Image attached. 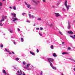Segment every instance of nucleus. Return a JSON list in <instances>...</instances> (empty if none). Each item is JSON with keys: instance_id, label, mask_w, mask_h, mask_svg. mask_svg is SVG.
I'll return each instance as SVG.
<instances>
[{"instance_id": "f257e3e1", "label": "nucleus", "mask_w": 75, "mask_h": 75, "mask_svg": "<svg viewBox=\"0 0 75 75\" xmlns=\"http://www.w3.org/2000/svg\"><path fill=\"white\" fill-rule=\"evenodd\" d=\"M67 1H66L65 2V3L64 5L65 6H66L67 10H69V6H68L67 4Z\"/></svg>"}, {"instance_id": "f03ea898", "label": "nucleus", "mask_w": 75, "mask_h": 75, "mask_svg": "<svg viewBox=\"0 0 75 75\" xmlns=\"http://www.w3.org/2000/svg\"><path fill=\"white\" fill-rule=\"evenodd\" d=\"M48 60L49 61V62H53L54 61V59L52 58H48Z\"/></svg>"}, {"instance_id": "7ed1b4c3", "label": "nucleus", "mask_w": 75, "mask_h": 75, "mask_svg": "<svg viewBox=\"0 0 75 75\" xmlns=\"http://www.w3.org/2000/svg\"><path fill=\"white\" fill-rule=\"evenodd\" d=\"M68 34H71V35H72L74 34V32L70 31H68Z\"/></svg>"}, {"instance_id": "20e7f679", "label": "nucleus", "mask_w": 75, "mask_h": 75, "mask_svg": "<svg viewBox=\"0 0 75 75\" xmlns=\"http://www.w3.org/2000/svg\"><path fill=\"white\" fill-rule=\"evenodd\" d=\"M11 15H12V16H13L14 17H15V18L16 17V13H11Z\"/></svg>"}, {"instance_id": "39448f33", "label": "nucleus", "mask_w": 75, "mask_h": 75, "mask_svg": "<svg viewBox=\"0 0 75 75\" xmlns=\"http://www.w3.org/2000/svg\"><path fill=\"white\" fill-rule=\"evenodd\" d=\"M12 18L13 19V21L14 22V21H16V20H18V19L17 18Z\"/></svg>"}, {"instance_id": "423d86ee", "label": "nucleus", "mask_w": 75, "mask_h": 75, "mask_svg": "<svg viewBox=\"0 0 75 75\" xmlns=\"http://www.w3.org/2000/svg\"><path fill=\"white\" fill-rule=\"evenodd\" d=\"M54 14H55L57 17L58 16H60V15H59V13H55Z\"/></svg>"}, {"instance_id": "0eeeda50", "label": "nucleus", "mask_w": 75, "mask_h": 75, "mask_svg": "<svg viewBox=\"0 0 75 75\" xmlns=\"http://www.w3.org/2000/svg\"><path fill=\"white\" fill-rule=\"evenodd\" d=\"M30 53L31 54L33 55H34V56L35 55V53H33L31 51H30Z\"/></svg>"}, {"instance_id": "6e6552de", "label": "nucleus", "mask_w": 75, "mask_h": 75, "mask_svg": "<svg viewBox=\"0 0 75 75\" xmlns=\"http://www.w3.org/2000/svg\"><path fill=\"white\" fill-rule=\"evenodd\" d=\"M30 65V64H27V67H26V68H29V66Z\"/></svg>"}, {"instance_id": "1a4fd4ad", "label": "nucleus", "mask_w": 75, "mask_h": 75, "mask_svg": "<svg viewBox=\"0 0 75 75\" xmlns=\"http://www.w3.org/2000/svg\"><path fill=\"white\" fill-rule=\"evenodd\" d=\"M26 5L27 6V7L28 8H30V4H28L26 3Z\"/></svg>"}, {"instance_id": "9d476101", "label": "nucleus", "mask_w": 75, "mask_h": 75, "mask_svg": "<svg viewBox=\"0 0 75 75\" xmlns=\"http://www.w3.org/2000/svg\"><path fill=\"white\" fill-rule=\"evenodd\" d=\"M53 57H57V55H56V53H54L53 54Z\"/></svg>"}, {"instance_id": "9b49d317", "label": "nucleus", "mask_w": 75, "mask_h": 75, "mask_svg": "<svg viewBox=\"0 0 75 75\" xmlns=\"http://www.w3.org/2000/svg\"><path fill=\"white\" fill-rule=\"evenodd\" d=\"M69 26L68 27V29L69 30V29H70L71 28V26H70V24H69Z\"/></svg>"}, {"instance_id": "f8f14e48", "label": "nucleus", "mask_w": 75, "mask_h": 75, "mask_svg": "<svg viewBox=\"0 0 75 75\" xmlns=\"http://www.w3.org/2000/svg\"><path fill=\"white\" fill-rule=\"evenodd\" d=\"M69 54V53L68 52H63L62 53V54L63 55H64V54Z\"/></svg>"}, {"instance_id": "ddd939ff", "label": "nucleus", "mask_w": 75, "mask_h": 75, "mask_svg": "<svg viewBox=\"0 0 75 75\" xmlns=\"http://www.w3.org/2000/svg\"><path fill=\"white\" fill-rule=\"evenodd\" d=\"M49 64L50 65V66L52 67L53 65H52V63H51V62H49Z\"/></svg>"}, {"instance_id": "4468645a", "label": "nucleus", "mask_w": 75, "mask_h": 75, "mask_svg": "<svg viewBox=\"0 0 75 75\" xmlns=\"http://www.w3.org/2000/svg\"><path fill=\"white\" fill-rule=\"evenodd\" d=\"M13 10H16V6H13Z\"/></svg>"}, {"instance_id": "2eb2a0df", "label": "nucleus", "mask_w": 75, "mask_h": 75, "mask_svg": "<svg viewBox=\"0 0 75 75\" xmlns=\"http://www.w3.org/2000/svg\"><path fill=\"white\" fill-rule=\"evenodd\" d=\"M3 72L4 73V74H6V71L4 70H3Z\"/></svg>"}, {"instance_id": "dca6fc26", "label": "nucleus", "mask_w": 75, "mask_h": 75, "mask_svg": "<svg viewBox=\"0 0 75 75\" xmlns=\"http://www.w3.org/2000/svg\"><path fill=\"white\" fill-rule=\"evenodd\" d=\"M5 50L7 52H10L9 51L7 50V48H5Z\"/></svg>"}, {"instance_id": "f3484780", "label": "nucleus", "mask_w": 75, "mask_h": 75, "mask_svg": "<svg viewBox=\"0 0 75 75\" xmlns=\"http://www.w3.org/2000/svg\"><path fill=\"white\" fill-rule=\"evenodd\" d=\"M59 32L60 34H61V35H63V34H62V32H61L60 31H59Z\"/></svg>"}, {"instance_id": "a211bd4d", "label": "nucleus", "mask_w": 75, "mask_h": 75, "mask_svg": "<svg viewBox=\"0 0 75 75\" xmlns=\"http://www.w3.org/2000/svg\"><path fill=\"white\" fill-rule=\"evenodd\" d=\"M37 20H39V21H41V18H38Z\"/></svg>"}, {"instance_id": "6ab92c4d", "label": "nucleus", "mask_w": 75, "mask_h": 75, "mask_svg": "<svg viewBox=\"0 0 75 75\" xmlns=\"http://www.w3.org/2000/svg\"><path fill=\"white\" fill-rule=\"evenodd\" d=\"M21 42H23L24 41V39L23 38H21Z\"/></svg>"}, {"instance_id": "aec40b11", "label": "nucleus", "mask_w": 75, "mask_h": 75, "mask_svg": "<svg viewBox=\"0 0 75 75\" xmlns=\"http://www.w3.org/2000/svg\"><path fill=\"white\" fill-rule=\"evenodd\" d=\"M52 69H54L55 70H56V67H52Z\"/></svg>"}, {"instance_id": "412c9836", "label": "nucleus", "mask_w": 75, "mask_h": 75, "mask_svg": "<svg viewBox=\"0 0 75 75\" xmlns=\"http://www.w3.org/2000/svg\"><path fill=\"white\" fill-rule=\"evenodd\" d=\"M50 48L51 49H53V48H54V47H53V45H51L50 47Z\"/></svg>"}, {"instance_id": "4be33fe9", "label": "nucleus", "mask_w": 75, "mask_h": 75, "mask_svg": "<svg viewBox=\"0 0 75 75\" xmlns=\"http://www.w3.org/2000/svg\"><path fill=\"white\" fill-rule=\"evenodd\" d=\"M0 47L1 48H3V45H1Z\"/></svg>"}, {"instance_id": "5701e85b", "label": "nucleus", "mask_w": 75, "mask_h": 75, "mask_svg": "<svg viewBox=\"0 0 75 75\" xmlns=\"http://www.w3.org/2000/svg\"><path fill=\"white\" fill-rule=\"evenodd\" d=\"M37 52H39V50L38 49H37Z\"/></svg>"}, {"instance_id": "b1692460", "label": "nucleus", "mask_w": 75, "mask_h": 75, "mask_svg": "<svg viewBox=\"0 0 75 75\" xmlns=\"http://www.w3.org/2000/svg\"><path fill=\"white\" fill-rule=\"evenodd\" d=\"M2 6V3L1 2H0V6Z\"/></svg>"}, {"instance_id": "393cba45", "label": "nucleus", "mask_w": 75, "mask_h": 75, "mask_svg": "<svg viewBox=\"0 0 75 75\" xmlns=\"http://www.w3.org/2000/svg\"><path fill=\"white\" fill-rule=\"evenodd\" d=\"M24 14H25H25H26V13H22L23 16H24Z\"/></svg>"}, {"instance_id": "a878e982", "label": "nucleus", "mask_w": 75, "mask_h": 75, "mask_svg": "<svg viewBox=\"0 0 75 75\" xmlns=\"http://www.w3.org/2000/svg\"><path fill=\"white\" fill-rule=\"evenodd\" d=\"M71 49V47H68V50H70Z\"/></svg>"}, {"instance_id": "bb28decb", "label": "nucleus", "mask_w": 75, "mask_h": 75, "mask_svg": "<svg viewBox=\"0 0 75 75\" xmlns=\"http://www.w3.org/2000/svg\"><path fill=\"white\" fill-rule=\"evenodd\" d=\"M16 61H18V60H19V59H18V58H16Z\"/></svg>"}, {"instance_id": "cd10ccee", "label": "nucleus", "mask_w": 75, "mask_h": 75, "mask_svg": "<svg viewBox=\"0 0 75 75\" xmlns=\"http://www.w3.org/2000/svg\"><path fill=\"white\" fill-rule=\"evenodd\" d=\"M23 65H25V63L24 62H23Z\"/></svg>"}, {"instance_id": "c85d7f7f", "label": "nucleus", "mask_w": 75, "mask_h": 75, "mask_svg": "<svg viewBox=\"0 0 75 75\" xmlns=\"http://www.w3.org/2000/svg\"><path fill=\"white\" fill-rule=\"evenodd\" d=\"M70 37H71V38H74V37L73 36H72L71 35L70 36Z\"/></svg>"}, {"instance_id": "c756f323", "label": "nucleus", "mask_w": 75, "mask_h": 75, "mask_svg": "<svg viewBox=\"0 0 75 75\" xmlns=\"http://www.w3.org/2000/svg\"><path fill=\"white\" fill-rule=\"evenodd\" d=\"M20 72L21 74H22V71H21V70H20Z\"/></svg>"}, {"instance_id": "7c9ffc66", "label": "nucleus", "mask_w": 75, "mask_h": 75, "mask_svg": "<svg viewBox=\"0 0 75 75\" xmlns=\"http://www.w3.org/2000/svg\"><path fill=\"white\" fill-rule=\"evenodd\" d=\"M43 30V28H42L41 27L40 30Z\"/></svg>"}, {"instance_id": "2f4dec72", "label": "nucleus", "mask_w": 75, "mask_h": 75, "mask_svg": "<svg viewBox=\"0 0 75 75\" xmlns=\"http://www.w3.org/2000/svg\"><path fill=\"white\" fill-rule=\"evenodd\" d=\"M52 26H53V25L52 24H51V25H50V27H52Z\"/></svg>"}, {"instance_id": "473e14b6", "label": "nucleus", "mask_w": 75, "mask_h": 75, "mask_svg": "<svg viewBox=\"0 0 75 75\" xmlns=\"http://www.w3.org/2000/svg\"><path fill=\"white\" fill-rule=\"evenodd\" d=\"M18 31H20V29H19V28H18Z\"/></svg>"}, {"instance_id": "72a5a7b5", "label": "nucleus", "mask_w": 75, "mask_h": 75, "mask_svg": "<svg viewBox=\"0 0 75 75\" xmlns=\"http://www.w3.org/2000/svg\"><path fill=\"white\" fill-rule=\"evenodd\" d=\"M62 10L63 11H65V9H64V8H63V9H62Z\"/></svg>"}, {"instance_id": "f704fd0d", "label": "nucleus", "mask_w": 75, "mask_h": 75, "mask_svg": "<svg viewBox=\"0 0 75 75\" xmlns=\"http://www.w3.org/2000/svg\"><path fill=\"white\" fill-rule=\"evenodd\" d=\"M31 17H32V18H34V16H33V15H32L31 16Z\"/></svg>"}, {"instance_id": "c9c22d12", "label": "nucleus", "mask_w": 75, "mask_h": 75, "mask_svg": "<svg viewBox=\"0 0 75 75\" xmlns=\"http://www.w3.org/2000/svg\"><path fill=\"white\" fill-rule=\"evenodd\" d=\"M39 34L40 35V36H42V34H41L40 33H39Z\"/></svg>"}, {"instance_id": "e433bc0d", "label": "nucleus", "mask_w": 75, "mask_h": 75, "mask_svg": "<svg viewBox=\"0 0 75 75\" xmlns=\"http://www.w3.org/2000/svg\"><path fill=\"white\" fill-rule=\"evenodd\" d=\"M26 22H27V23H30V21H27Z\"/></svg>"}, {"instance_id": "4c0bfd02", "label": "nucleus", "mask_w": 75, "mask_h": 75, "mask_svg": "<svg viewBox=\"0 0 75 75\" xmlns=\"http://www.w3.org/2000/svg\"><path fill=\"white\" fill-rule=\"evenodd\" d=\"M71 60H72L73 61H74V62H75V60L73 59H71Z\"/></svg>"}, {"instance_id": "58836bf2", "label": "nucleus", "mask_w": 75, "mask_h": 75, "mask_svg": "<svg viewBox=\"0 0 75 75\" xmlns=\"http://www.w3.org/2000/svg\"><path fill=\"white\" fill-rule=\"evenodd\" d=\"M37 30H39V28H36Z\"/></svg>"}, {"instance_id": "ea45409f", "label": "nucleus", "mask_w": 75, "mask_h": 75, "mask_svg": "<svg viewBox=\"0 0 75 75\" xmlns=\"http://www.w3.org/2000/svg\"><path fill=\"white\" fill-rule=\"evenodd\" d=\"M46 0H42V1H43V2H45V1H46Z\"/></svg>"}, {"instance_id": "a19ab883", "label": "nucleus", "mask_w": 75, "mask_h": 75, "mask_svg": "<svg viewBox=\"0 0 75 75\" xmlns=\"http://www.w3.org/2000/svg\"><path fill=\"white\" fill-rule=\"evenodd\" d=\"M2 21H4V18H2Z\"/></svg>"}, {"instance_id": "79ce46f5", "label": "nucleus", "mask_w": 75, "mask_h": 75, "mask_svg": "<svg viewBox=\"0 0 75 75\" xmlns=\"http://www.w3.org/2000/svg\"><path fill=\"white\" fill-rule=\"evenodd\" d=\"M1 24H2L1 23H0V26H2V25H1Z\"/></svg>"}, {"instance_id": "37998d69", "label": "nucleus", "mask_w": 75, "mask_h": 75, "mask_svg": "<svg viewBox=\"0 0 75 75\" xmlns=\"http://www.w3.org/2000/svg\"><path fill=\"white\" fill-rule=\"evenodd\" d=\"M41 75H42V71L41 72Z\"/></svg>"}, {"instance_id": "c03bdc74", "label": "nucleus", "mask_w": 75, "mask_h": 75, "mask_svg": "<svg viewBox=\"0 0 75 75\" xmlns=\"http://www.w3.org/2000/svg\"><path fill=\"white\" fill-rule=\"evenodd\" d=\"M29 16L30 17H31V14H29Z\"/></svg>"}, {"instance_id": "a18cd8bd", "label": "nucleus", "mask_w": 75, "mask_h": 75, "mask_svg": "<svg viewBox=\"0 0 75 75\" xmlns=\"http://www.w3.org/2000/svg\"><path fill=\"white\" fill-rule=\"evenodd\" d=\"M6 18H7V16H6L4 17V18L5 19H6Z\"/></svg>"}, {"instance_id": "49530a36", "label": "nucleus", "mask_w": 75, "mask_h": 75, "mask_svg": "<svg viewBox=\"0 0 75 75\" xmlns=\"http://www.w3.org/2000/svg\"><path fill=\"white\" fill-rule=\"evenodd\" d=\"M12 54H15L14 52H12Z\"/></svg>"}, {"instance_id": "de8ad7c7", "label": "nucleus", "mask_w": 75, "mask_h": 75, "mask_svg": "<svg viewBox=\"0 0 75 75\" xmlns=\"http://www.w3.org/2000/svg\"><path fill=\"white\" fill-rule=\"evenodd\" d=\"M13 43L14 44H16V42H14Z\"/></svg>"}, {"instance_id": "09e8293b", "label": "nucleus", "mask_w": 75, "mask_h": 75, "mask_svg": "<svg viewBox=\"0 0 75 75\" xmlns=\"http://www.w3.org/2000/svg\"><path fill=\"white\" fill-rule=\"evenodd\" d=\"M17 72H18V74H19V73H20V71H17Z\"/></svg>"}, {"instance_id": "8fccbe9b", "label": "nucleus", "mask_w": 75, "mask_h": 75, "mask_svg": "<svg viewBox=\"0 0 75 75\" xmlns=\"http://www.w3.org/2000/svg\"><path fill=\"white\" fill-rule=\"evenodd\" d=\"M9 8H11V9H12V7H10Z\"/></svg>"}, {"instance_id": "3c124183", "label": "nucleus", "mask_w": 75, "mask_h": 75, "mask_svg": "<svg viewBox=\"0 0 75 75\" xmlns=\"http://www.w3.org/2000/svg\"><path fill=\"white\" fill-rule=\"evenodd\" d=\"M22 75V74H18V75Z\"/></svg>"}, {"instance_id": "603ef678", "label": "nucleus", "mask_w": 75, "mask_h": 75, "mask_svg": "<svg viewBox=\"0 0 75 75\" xmlns=\"http://www.w3.org/2000/svg\"><path fill=\"white\" fill-rule=\"evenodd\" d=\"M0 22L1 23V22H2V20H1V21H0Z\"/></svg>"}, {"instance_id": "864d4df0", "label": "nucleus", "mask_w": 75, "mask_h": 75, "mask_svg": "<svg viewBox=\"0 0 75 75\" xmlns=\"http://www.w3.org/2000/svg\"><path fill=\"white\" fill-rule=\"evenodd\" d=\"M9 31L10 32H11V33H13V31Z\"/></svg>"}, {"instance_id": "5fc2aeb1", "label": "nucleus", "mask_w": 75, "mask_h": 75, "mask_svg": "<svg viewBox=\"0 0 75 75\" xmlns=\"http://www.w3.org/2000/svg\"><path fill=\"white\" fill-rule=\"evenodd\" d=\"M62 44H64V42H62Z\"/></svg>"}, {"instance_id": "6e6d98bb", "label": "nucleus", "mask_w": 75, "mask_h": 75, "mask_svg": "<svg viewBox=\"0 0 75 75\" xmlns=\"http://www.w3.org/2000/svg\"><path fill=\"white\" fill-rule=\"evenodd\" d=\"M74 71H75V68L74 69Z\"/></svg>"}, {"instance_id": "4d7b16f0", "label": "nucleus", "mask_w": 75, "mask_h": 75, "mask_svg": "<svg viewBox=\"0 0 75 75\" xmlns=\"http://www.w3.org/2000/svg\"><path fill=\"white\" fill-rule=\"evenodd\" d=\"M74 38L75 39V35H74Z\"/></svg>"}, {"instance_id": "13d9d810", "label": "nucleus", "mask_w": 75, "mask_h": 75, "mask_svg": "<svg viewBox=\"0 0 75 75\" xmlns=\"http://www.w3.org/2000/svg\"><path fill=\"white\" fill-rule=\"evenodd\" d=\"M9 54H11V53L10 52V53H9Z\"/></svg>"}, {"instance_id": "bf43d9fd", "label": "nucleus", "mask_w": 75, "mask_h": 75, "mask_svg": "<svg viewBox=\"0 0 75 75\" xmlns=\"http://www.w3.org/2000/svg\"><path fill=\"white\" fill-rule=\"evenodd\" d=\"M33 25H34V26H35V25L34 24Z\"/></svg>"}, {"instance_id": "052dcab7", "label": "nucleus", "mask_w": 75, "mask_h": 75, "mask_svg": "<svg viewBox=\"0 0 75 75\" xmlns=\"http://www.w3.org/2000/svg\"><path fill=\"white\" fill-rule=\"evenodd\" d=\"M3 0V1H5V0Z\"/></svg>"}, {"instance_id": "680f3d73", "label": "nucleus", "mask_w": 75, "mask_h": 75, "mask_svg": "<svg viewBox=\"0 0 75 75\" xmlns=\"http://www.w3.org/2000/svg\"><path fill=\"white\" fill-rule=\"evenodd\" d=\"M52 7H53V8H54V6H53Z\"/></svg>"}, {"instance_id": "e2e57ef3", "label": "nucleus", "mask_w": 75, "mask_h": 75, "mask_svg": "<svg viewBox=\"0 0 75 75\" xmlns=\"http://www.w3.org/2000/svg\"><path fill=\"white\" fill-rule=\"evenodd\" d=\"M74 21H75V20Z\"/></svg>"}]
</instances>
